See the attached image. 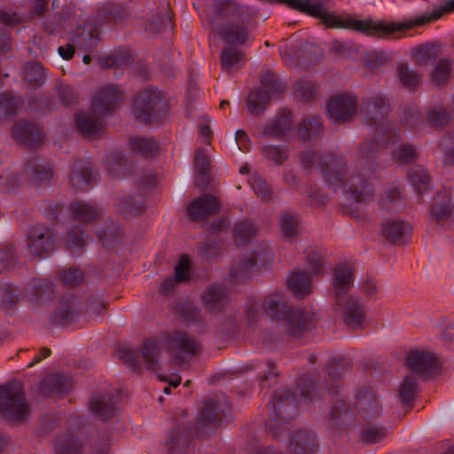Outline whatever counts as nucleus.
<instances>
[{"instance_id":"obj_1","label":"nucleus","mask_w":454,"mask_h":454,"mask_svg":"<svg viewBox=\"0 0 454 454\" xmlns=\"http://www.w3.org/2000/svg\"><path fill=\"white\" fill-rule=\"evenodd\" d=\"M330 0H298L292 7L314 17L323 18L325 24L332 27L353 29L365 35L379 39L413 27L424 26L439 20L443 14L454 11V0H448L442 5L406 22L389 23L372 20H356L350 15H334L327 12Z\"/></svg>"},{"instance_id":"obj_2","label":"nucleus","mask_w":454,"mask_h":454,"mask_svg":"<svg viewBox=\"0 0 454 454\" xmlns=\"http://www.w3.org/2000/svg\"><path fill=\"white\" fill-rule=\"evenodd\" d=\"M391 111V104L382 93H374L363 98L360 112L369 126V133L374 144L368 141L359 148L356 168L360 171L376 170L374 161L380 153L379 146L395 144L399 140L395 128L387 121Z\"/></svg>"},{"instance_id":"obj_3","label":"nucleus","mask_w":454,"mask_h":454,"mask_svg":"<svg viewBox=\"0 0 454 454\" xmlns=\"http://www.w3.org/2000/svg\"><path fill=\"white\" fill-rule=\"evenodd\" d=\"M300 160L304 168H310L316 162L319 171L329 188L333 192L340 190L349 194L356 202H365L374 195V188L363 174L349 171L342 154H318L316 151L302 152Z\"/></svg>"},{"instance_id":"obj_4","label":"nucleus","mask_w":454,"mask_h":454,"mask_svg":"<svg viewBox=\"0 0 454 454\" xmlns=\"http://www.w3.org/2000/svg\"><path fill=\"white\" fill-rule=\"evenodd\" d=\"M215 17L211 27L230 45H243L252 38L255 15L236 0H219L215 4Z\"/></svg>"},{"instance_id":"obj_5","label":"nucleus","mask_w":454,"mask_h":454,"mask_svg":"<svg viewBox=\"0 0 454 454\" xmlns=\"http://www.w3.org/2000/svg\"><path fill=\"white\" fill-rule=\"evenodd\" d=\"M353 269L350 264L340 263L335 267L333 282L335 295V310L340 312L344 322L350 328L362 325L364 312L360 302L351 296H346L353 284Z\"/></svg>"},{"instance_id":"obj_6","label":"nucleus","mask_w":454,"mask_h":454,"mask_svg":"<svg viewBox=\"0 0 454 454\" xmlns=\"http://www.w3.org/2000/svg\"><path fill=\"white\" fill-rule=\"evenodd\" d=\"M121 98V92L117 87L110 85L103 87L93 98L92 111L77 114L76 124L79 130L88 137L101 133L103 130L102 116L112 113Z\"/></svg>"},{"instance_id":"obj_7","label":"nucleus","mask_w":454,"mask_h":454,"mask_svg":"<svg viewBox=\"0 0 454 454\" xmlns=\"http://www.w3.org/2000/svg\"><path fill=\"white\" fill-rule=\"evenodd\" d=\"M262 306L264 312L272 318H285L288 333L296 339L302 337L313 325L314 317L310 312L297 308H286L279 295L265 297Z\"/></svg>"},{"instance_id":"obj_8","label":"nucleus","mask_w":454,"mask_h":454,"mask_svg":"<svg viewBox=\"0 0 454 454\" xmlns=\"http://www.w3.org/2000/svg\"><path fill=\"white\" fill-rule=\"evenodd\" d=\"M260 80L262 87L251 90L247 98L248 111L256 116L264 112L272 98L286 90L285 84L273 73L262 74Z\"/></svg>"},{"instance_id":"obj_9","label":"nucleus","mask_w":454,"mask_h":454,"mask_svg":"<svg viewBox=\"0 0 454 454\" xmlns=\"http://www.w3.org/2000/svg\"><path fill=\"white\" fill-rule=\"evenodd\" d=\"M28 412L22 385L19 381L8 382L0 387V414L11 420L19 421Z\"/></svg>"},{"instance_id":"obj_10","label":"nucleus","mask_w":454,"mask_h":454,"mask_svg":"<svg viewBox=\"0 0 454 454\" xmlns=\"http://www.w3.org/2000/svg\"><path fill=\"white\" fill-rule=\"evenodd\" d=\"M166 109V100L157 89H146L136 97L134 114L142 122L153 123L160 121L164 117Z\"/></svg>"},{"instance_id":"obj_11","label":"nucleus","mask_w":454,"mask_h":454,"mask_svg":"<svg viewBox=\"0 0 454 454\" xmlns=\"http://www.w3.org/2000/svg\"><path fill=\"white\" fill-rule=\"evenodd\" d=\"M56 236L50 227L43 225L32 226L27 234L26 247L33 257H48L56 247Z\"/></svg>"},{"instance_id":"obj_12","label":"nucleus","mask_w":454,"mask_h":454,"mask_svg":"<svg viewBox=\"0 0 454 454\" xmlns=\"http://www.w3.org/2000/svg\"><path fill=\"white\" fill-rule=\"evenodd\" d=\"M358 99L343 93L332 98L327 105V115L334 124L350 122L357 113Z\"/></svg>"},{"instance_id":"obj_13","label":"nucleus","mask_w":454,"mask_h":454,"mask_svg":"<svg viewBox=\"0 0 454 454\" xmlns=\"http://www.w3.org/2000/svg\"><path fill=\"white\" fill-rule=\"evenodd\" d=\"M287 454H317L320 442L316 432L299 428L287 434Z\"/></svg>"},{"instance_id":"obj_14","label":"nucleus","mask_w":454,"mask_h":454,"mask_svg":"<svg viewBox=\"0 0 454 454\" xmlns=\"http://www.w3.org/2000/svg\"><path fill=\"white\" fill-rule=\"evenodd\" d=\"M409 368L420 377H428L436 373L439 362L434 353L428 350H412L407 355Z\"/></svg>"},{"instance_id":"obj_15","label":"nucleus","mask_w":454,"mask_h":454,"mask_svg":"<svg viewBox=\"0 0 454 454\" xmlns=\"http://www.w3.org/2000/svg\"><path fill=\"white\" fill-rule=\"evenodd\" d=\"M167 342L169 352L180 361L197 355L200 348L199 342L187 333L179 331L172 333Z\"/></svg>"},{"instance_id":"obj_16","label":"nucleus","mask_w":454,"mask_h":454,"mask_svg":"<svg viewBox=\"0 0 454 454\" xmlns=\"http://www.w3.org/2000/svg\"><path fill=\"white\" fill-rule=\"evenodd\" d=\"M193 436H200L195 428L192 429L189 424L181 421L169 431L165 445L170 454H179L188 447Z\"/></svg>"},{"instance_id":"obj_17","label":"nucleus","mask_w":454,"mask_h":454,"mask_svg":"<svg viewBox=\"0 0 454 454\" xmlns=\"http://www.w3.org/2000/svg\"><path fill=\"white\" fill-rule=\"evenodd\" d=\"M97 172L92 164L83 160H75L70 167L69 182L79 192L87 191L96 182Z\"/></svg>"},{"instance_id":"obj_18","label":"nucleus","mask_w":454,"mask_h":454,"mask_svg":"<svg viewBox=\"0 0 454 454\" xmlns=\"http://www.w3.org/2000/svg\"><path fill=\"white\" fill-rule=\"evenodd\" d=\"M294 397L287 388L276 391L272 400L269 403L270 409L274 411L276 419L288 421L295 413L296 406Z\"/></svg>"},{"instance_id":"obj_19","label":"nucleus","mask_w":454,"mask_h":454,"mask_svg":"<svg viewBox=\"0 0 454 454\" xmlns=\"http://www.w3.org/2000/svg\"><path fill=\"white\" fill-rule=\"evenodd\" d=\"M69 38L77 49L90 51L98 45L99 33L93 23L84 22L71 32Z\"/></svg>"},{"instance_id":"obj_20","label":"nucleus","mask_w":454,"mask_h":454,"mask_svg":"<svg viewBox=\"0 0 454 454\" xmlns=\"http://www.w3.org/2000/svg\"><path fill=\"white\" fill-rule=\"evenodd\" d=\"M221 203L218 199L211 194H204L194 200L188 207V214L192 221L200 222L205 218L217 214Z\"/></svg>"},{"instance_id":"obj_21","label":"nucleus","mask_w":454,"mask_h":454,"mask_svg":"<svg viewBox=\"0 0 454 454\" xmlns=\"http://www.w3.org/2000/svg\"><path fill=\"white\" fill-rule=\"evenodd\" d=\"M217 420L218 412L215 400H205L198 414L197 426L194 427L195 433L200 436L207 435L215 429Z\"/></svg>"},{"instance_id":"obj_22","label":"nucleus","mask_w":454,"mask_h":454,"mask_svg":"<svg viewBox=\"0 0 454 454\" xmlns=\"http://www.w3.org/2000/svg\"><path fill=\"white\" fill-rule=\"evenodd\" d=\"M354 421V415L347 403L340 398L334 401L328 418V427L334 431L346 430Z\"/></svg>"},{"instance_id":"obj_23","label":"nucleus","mask_w":454,"mask_h":454,"mask_svg":"<svg viewBox=\"0 0 454 454\" xmlns=\"http://www.w3.org/2000/svg\"><path fill=\"white\" fill-rule=\"evenodd\" d=\"M356 409L365 419H373L380 412L378 395L369 388H362L356 395Z\"/></svg>"},{"instance_id":"obj_24","label":"nucleus","mask_w":454,"mask_h":454,"mask_svg":"<svg viewBox=\"0 0 454 454\" xmlns=\"http://www.w3.org/2000/svg\"><path fill=\"white\" fill-rule=\"evenodd\" d=\"M168 27H171L169 4L166 0H160L159 5L147 18L145 30L157 34Z\"/></svg>"},{"instance_id":"obj_25","label":"nucleus","mask_w":454,"mask_h":454,"mask_svg":"<svg viewBox=\"0 0 454 454\" xmlns=\"http://www.w3.org/2000/svg\"><path fill=\"white\" fill-rule=\"evenodd\" d=\"M73 382L68 375L53 373L47 375L41 383V391L45 395H64L72 388Z\"/></svg>"},{"instance_id":"obj_26","label":"nucleus","mask_w":454,"mask_h":454,"mask_svg":"<svg viewBox=\"0 0 454 454\" xmlns=\"http://www.w3.org/2000/svg\"><path fill=\"white\" fill-rule=\"evenodd\" d=\"M12 136L18 143L35 146L42 139L41 130L35 124L27 121H20L12 128Z\"/></svg>"},{"instance_id":"obj_27","label":"nucleus","mask_w":454,"mask_h":454,"mask_svg":"<svg viewBox=\"0 0 454 454\" xmlns=\"http://www.w3.org/2000/svg\"><path fill=\"white\" fill-rule=\"evenodd\" d=\"M25 172L29 181L37 184L48 182L52 177L51 165L44 159L38 157L28 160Z\"/></svg>"},{"instance_id":"obj_28","label":"nucleus","mask_w":454,"mask_h":454,"mask_svg":"<svg viewBox=\"0 0 454 454\" xmlns=\"http://www.w3.org/2000/svg\"><path fill=\"white\" fill-rule=\"evenodd\" d=\"M25 294L31 301L43 303L52 298L54 286L47 279H34L26 286Z\"/></svg>"},{"instance_id":"obj_29","label":"nucleus","mask_w":454,"mask_h":454,"mask_svg":"<svg viewBox=\"0 0 454 454\" xmlns=\"http://www.w3.org/2000/svg\"><path fill=\"white\" fill-rule=\"evenodd\" d=\"M201 298L208 311H221L228 301V292L221 286L212 285L203 292Z\"/></svg>"},{"instance_id":"obj_30","label":"nucleus","mask_w":454,"mask_h":454,"mask_svg":"<svg viewBox=\"0 0 454 454\" xmlns=\"http://www.w3.org/2000/svg\"><path fill=\"white\" fill-rule=\"evenodd\" d=\"M90 409L94 415L104 420L114 417L116 411L114 397L109 393L95 395L90 402Z\"/></svg>"},{"instance_id":"obj_31","label":"nucleus","mask_w":454,"mask_h":454,"mask_svg":"<svg viewBox=\"0 0 454 454\" xmlns=\"http://www.w3.org/2000/svg\"><path fill=\"white\" fill-rule=\"evenodd\" d=\"M291 128L290 113H278L270 122L262 127V135L270 137H281Z\"/></svg>"},{"instance_id":"obj_32","label":"nucleus","mask_w":454,"mask_h":454,"mask_svg":"<svg viewBox=\"0 0 454 454\" xmlns=\"http://www.w3.org/2000/svg\"><path fill=\"white\" fill-rule=\"evenodd\" d=\"M411 228L409 223L399 220H388L382 225V234L393 243L403 242L411 233Z\"/></svg>"},{"instance_id":"obj_33","label":"nucleus","mask_w":454,"mask_h":454,"mask_svg":"<svg viewBox=\"0 0 454 454\" xmlns=\"http://www.w3.org/2000/svg\"><path fill=\"white\" fill-rule=\"evenodd\" d=\"M164 342L160 339H147L140 348V353L144 358L147 368L158 370L159 356L163 349Z\"/></svg>"},{"instance_id":"obj_34","label":"nucleus","mask_w":454,"mask_h":454,"mask_svg":"<svg viewBox=\"0 0 454 454\" xmlns=\"http://www.w3.org/2000/svg\"><path fill=\"white\" fill-rule=\"evenodd\" d=\"M278 225L286 239H294L302 233L301 219L294 212H282L278 215Z\"/></svg>"},{"instance_id":"obj_35","label":"nucleus","mask_w":454,"mask_h":454,"mask_svg":"<svg viewBox=\"0 0 454 454\" xmlns=\"http://www.w3.org/2000/svg\"><path fill=\"white\" fill-rule=\"evenodd\" d=\"M395 75L400 84L408 90H416L421 80L420 74L403 61L396 64Z\"/></svg>"},{"instance_id":"obj_36","label":"nucleus","mask_w":454,"mask_h":454,"mask_svg":"<svg viewBox=\"0 0 454 454\" xmlns=\"http://www.w3.org/2000/svg\"><path fill=\"white\" fill-rule=\"evenodd\" d=\"M324 130L322 118L318 115H309L299 124L298 136L301 139L308 141L321 136Z\"/></svg>"},{"instance_id":"obj_37","label":"nucleus","mask_w":454,"mask_h":454,"mask_svg":"<svg viewBox=\"0 0 454 454\" xmlns=\"http://www.w3.org/2000/svg\"><path fill=\"white\" fill-rule=\"evenodd\" d=\"M197 177L195 185L204 190L209 181V160L201 149H197L194 156Z\"/></svg>"},{"instance_id":"obj_38","label":"nucleus","mask_w":454,"mask_h":454,"mask_svg":"<svg viewBox=\"0 0 454 454\" xmlns=\"http://www.w3.org/2000/svg\"><path fill=\"white\" fill-rule=\"evenodd\" d=\"M288 286L299 297H303L310 293L311 278L309 275L303 271H295L288 278Z\"/></svg>"},{"instance_id":"obj_39","label":"nucleus","mask_w":454,"mask_h":454,"mask_svg":"<svg viewBox=\"0 0 454 454\" xmlns=\"http://www.w3.org/2000/svg\"><path fill=\"white\" fill-rule=\"evenodd\" d=\"M142 198L139 195L120 197L115 204L116 211L125 217H131L141 211Z\"/></svg>"},{"instance_id":"obj_40","label":"nucleus","mask_w":454,"mask_h":454,"mask_svg":"<svg viewBox=\"0 0 454 454\" xmlns=\"http://www.w3.org/2000/svg\"><path fill=\"white\" fill-rule=\"evenodd\" d=\"M429 215L436 223L447 220L454 222V206L450 199L436 200L429 209Z\"/></svg>"},{"instance_id":"obj_41","label":"nucleus","mask_w":454,"mask_h":454,"mask_svg":"<svg viewBox=\"0 0 454 454\" xmlns=\"http://www.w3.org/2000/svg\"><path fill=\"white\" fill-rule=\"evenodd\" d=\"M46 75L42 64L39 62L28 61L23 68V79L32 87H41L45 81Z\"/></svg>"},{"instance_id":"obj_42","label":"nucleus","mask_w":454,"mask_h":454,"mask_svg":"<svg viewBox=\"0 0 454 454\" xmlns=\"http://www.w3.org/2000/svg\"><path fill=\"white\" fill-rule=\"evenodd\" d=\"M74 217L82 223H90L100 215V209L91 204L77 201L70 207Z\"/></svg>"},{"instance_id":"obj_43","label":"nucleus","mask_w":454,"mask_h":454,"mask_svg":"<svg viewBox=\"0 0 454 454\" xmlns=\"http://www.w3.org/2000/svg\"><path fill=\"white\" fill-rule=\"evenodd\" d=\"M77 300L71 294L63 295L55 309V316L62 322L71 321L76 314Z\"/></svg>"},{"instance_id":"obj_44","label":"nucleus","mask_w":454,"mask_h":454,"mask_svg":"<svg viewBox=\"0 0 454 454\" xmlns=\"http://www.w3.org/2000/svg\"><path fill=\"white\" fill-rule=\"evenodd\" d=\"M387 434V429L382 426L367 423L360 431V439L364 443L375 444L381 442Z\"/></svg>"},{"instance_id":"obj_45","label":"nucleus","mask_w":454,"mask_h":454,"mask_svg":"<svg viewBox=\"0 0 454 454\" xmlns=\"http://www.w3.org/2000/svg\"><path fill=\"white\" fill-rule=\"evenodd\" d=\"M259 254L243 256L239 262L232 266L231 276L236 280H244L250 276L251 270L259 262Z\"/></svg>"},{"instance_id":"obj_46","label":"nucleus","mask_w":454,"mask_h":454,"mask_svg":"<svg viewBox=\"0 0 454 454\" xmlns=\"http://www.w3.org/2000/svg\"><path fill=\"white\" fill-rule=\"evenodd\" d=\"M249 184L254 192L261 200L270 201L273 197L272 187L268 182L258 173H254L249 178Z\"/></svg>"},{"instance_id":"obj_47","label":"nucleus","mask_w":454,"mask_h":454,"mask_svg":"<svg viewBox=\"0 0 454 454\" xmlns=\"http://www.w3.org/2000/svg\"><path fill=\"white\" fill-rule=\"evenodd\" d=\"M450 75L451 63L446 59H442L436 63L430 77L433 83L442 86L449 82Z\"/></svg>"},{"instance_id":"obj_48","label":"nucleus","mask_w":454,"mask_h":454,"mask_svg":"<svg viewBox=\"0 0 454 454\" xmlns=\"http://www.w3.org/2000/svg\"><path fill=\"white\" fill-rule=\"evenodd\" d=\"M20 290L6 283H0V306L3 308H10L19 301L20 299Z\"/></svg>"},{"instance_id":"obj_49","label":"nucleus","mask_w":454,"mask_h":454,"mask_svg":"<svg viewBox=\"0 0 454 454\" xmlns=\"http://www.w3.org/2000/svg\"><path fill=\"white\" fill-rule=\"evenodd\" d=\"M417 378L415 375H407L403 378L399 388V395L405 404L411 403L417 395Z\"/></svg>"},{"instance_id":"obj_50","label":"nucleus","mask_w":454,"mask_h":454,"mask_svg":"<svg viewBox=\"0 0 454 454\" xmlns=\"http://www.w3.org/2000/svg\"><path fill=\"white\" fill-rule=\"evenodd\" d=\"M108 172L113 177H117L126 173V160L123 153L120 150H115L107 156Z\"/></svg>"},{"instance_id":"obj_51","label":"nucleus","mask_w":454,"mask_h":454,"mask_svg":"<svg viewBox=\"0 0 454 454\" xmlns=\"http://www.w3.org/2000/svg\"><path fill=\"white\" fill-rule=\"evenodd\" d=\"M242 59V53L232 48L224 49L221 54L222 67L228 73L239 68Z\"/></svg>"},{"instance_id":"obj_52","label":"nucleus","mask_w":454,"mask_h":454,"mask_svg":"<svg viewBox=\"0 0 454 454\" xmlns=\"http://www.w3.org/2000/svg\"><path fill=\"white\" fill-rule=\"evenodd\" d=\"M393 160L401 164L413 163L418 157L417 149L410 144H401L393 153Z\"/></svg>"},{"instance_id":"obj_53","label":"nucleus","mask_w":454,"mask_h":454,"mask_svg":"<svg viewBox=\"0 0 454 454\" xmlns=\"http://www.w3.org/2000/svg\"><path fill=\"white\" fill-rule=\"evenodd\" d=\"M133 150L139 152L143 156L151 157L154 155L159 145L153 138L135 137L130 139Z\"/></svg>"},{"instance_id":"obj_54","label":"nucleus","mask_w":454,"mask_h":454,"mask_svg":"<svg viewBox=\"0 0 454 454\" xmlns=\"http://www.w3.org/2000/svg\"><path fill=\"white\" fill-rule=\"evenodd\" d=\"M260 150L267 160L277 165L283 164L289 157L287 150L280 145H265Z\"/></svg>"},{"instance_id":"obj_55","label":"nucleus","mask_w":454,"mask_h":454,"mask_svg":"<svg viewBox=\"0 0 454 454\" xmlns=\"http://www.w3.org/2000/svg\"><path fill=\"white\" fill-rule=\"evenodd\" d=\"M87 239L88 235L83 231L81 226H75L68 230L66 233L65 243L70 250L75 251L85 245Z\"/></svg>"},{"instance_id":"obj_56","label":"nucleus","mask_w":454,"mask_h":454,"mask_svg":"<svg viewBox=\"0 0 454 454\" xmlns=\"http://www.w3.org/2000/svg\"><path fill=\"white\" fill-rule=\"evenodd\" d=\"M413 58L419 65L434 64L438 58L436 47L431 44L420 45L413 51Z\"/></svg>"},{"instance_id":"obj_57","label":"nucleus","mask_w":454,"mask_h":454,"mask_svg":"<svg viewBox=\"0 0 454 454\" xmlns=\"http://www.w3.org/2000/svg\"><path fill=\"white\" fill-rule=\"evenodd\" d=\"M409 176L419 193H422L429 188L430 177L424 168L415 167L411 168Z\"/></svg>"},{"instance_id":"obj_58","label":"nucleus","mask_w":454,"mask_h":454,"mask_svg":"<svg viewBox=\"0 0 454 454\" xmlns=\"http://www.w3.org/2000/svg\"><path fill=\"white\" fill-rule=\"evenodd\" d=\"M364 67L370 71H377L387 61V56L383 51H368L363 56Z\"/></svg>"},{"instance_id":"obj_59","label":"nucleus","mask_w":454,"mask_h":454,"mask_svg":"<svg viewBox=\"0 0 454 454\" xmlns=\"http://www.w3.org/2000/svg\"><path fill=\"white\" fill-rule=\"evenodd\" d=\"M294 90L297 98L307 102L312 100L317 94L316 88L310 81L301 79L294 84Z\"/></svg>"},{"instance_id":"obj_60","label":"nucleus","mask_w":454,"mask_h":454,"mask_svg":"<svg viewBox=\"0 0 454 454\" xmlns=\"http://www.w3.org/2000/svg\"><path fill=\"white\" fill-rule=\"evenodd\" d=\"M19 101L9 94L0 95V119H9L17 113Z\"/></svg>"},{"instance_id":"obj_61","label":"nucleus","mask_w":454,"mask_h":454,"mask_svg":"<svg viewBox=\"0 0 454 454\" xmlns=\"http://www.w3.org/2000/svg\"><path fill=\"white\" fill-rule=\"evenodd\" d=\"M117 356L125 364L131 367L135 372H139L141 364L137 352L130 347L123 346L117 349Z\"/></svg>"},{"instance_id":"obj_62","label":"nucleus","mask_w":454,"mask_h":454,"mask_svg":"<svg viewBox=\"0 0 454 454\" xmlns=\"http://www.w3.org/2000/svg\"><path fill=\"white\" fill-rule=\"evenodd\" d=\"M16 262L17 254L12 245H0V272L12 267Z\"/></svg>"},{"instance_id":"obj_63","label":"nucleus","mask_w":454,"mask_h":454,"mask_svg":"<svg viewBox=\"0 0 454 454\" xmlns=\"http://www.w3.org/2000/svg\"><path fill=\"white\" fill-rule=\"evenodd\" d=\"M427 119L433 127L439 128L448 124L450 114L444 106H437L428 112Z\"/></svg>"},{"instance_id":"obj_64","label":"nucleus","mask_w":454,"mask_h":454,"mask_svg":"<svg viewBox=\"0 0 454 454\" xmlns=\"http://www.w3.org/2000/svg\"><path fill=\"white\" fill-rule=\"evenodd\" d=\"M256 232L255 228L249 222L243 221L234 228V238L238 244H243L251 239Z\"/></svg>"}]
</instances>
